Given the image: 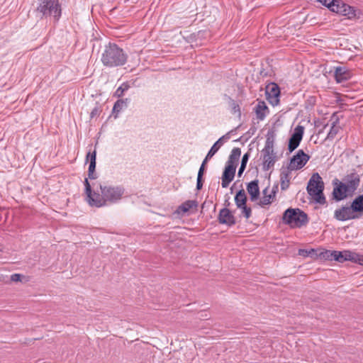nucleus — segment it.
Segmentation results:
<instances>
[{
  "mask_svg": "<svg viewBox=\"0 0 363 363\" xmlns=\"http://www.w3.org/2000/svg\"><path fill=\"white\" fill-rule=\"evenodd\" d=\"M331 121H333L330 131L327 135L325 140H333L337 134L339 133L340 127L339 125V116L337 113H334L331 116Z\"/></svg>",
  "mask_w": 363,
  "mask_h": 363,
  "instance_id": "obj_17",
  "label": "nucleus"
},
{
  "mask_svg": "<svg viewBox=\"0 0 363 363\" xmlns=\"http://www.w3.org/2000/svg\"><path fill=\"white\" fill-rule=\"evenodd\" d=\"M96 169V162H89V169H88V177L90 179H96V175L95 174Z\"/></svg>",
  "mask_w": 363,
  "mask_h": 363,
  "instance_id": "obj_34",
  "label": "nucleus"
},
{
  "mask_svg": "<svg viewBox=\"0 0 363 363\" xmlns=\"http://www.w3.org/2000/svg\"><path fill=\"white\" fill-rule=\"evenodd\" d=\"M127 55L115 43L106 46L101 55L103 65L108 67L122 66L127 62Z\"/></svg>",
  "mask_w": 363,
  "mask_h": 363,
  "instance_id": "obj_1",
  "label": "nucleus"
},
{
  "mask_svg": "<svg viewBox=\"0 0 363 363\" xmlns=\"http://www.w3.org/2000/svg\"><path fill=\"white\" fill-rule=\"evenodd\" d=\"M310 157L303 150H299L291 159L288 169L291 171L300 169L307 163Z\"/></svg>",
  "mask_w": 363,
  "mask_h": 363,
  "instance_id": "obj_9",
  "label": "nucleus"
},
{
  "mask_svg": "<svg viewBox=\"0 0 363 363\" xmlns=\"http://www.w3.org/2000/svg\"><path fill=\"white\" fill-rule=\"evenodd\" d=\"M84 186H85V192H86V196H87L92 191H91V185H90L89 181H88V179H85V180H84Z\"/></svg>",
  "mask_w": 363,
  "mask_h": 363,
  "instance_id": "obj_39",
  "label": "nucleus"
},
{
  "mask_svg": "<svg viewBox=\"0 0 363 363\" xmlns=\"http://www.w3.org/2000/svg\"><path fill=\"white\" fill-rule=\"evenodd\" d=\"M318 2L320 3L323 6L328 8V6H330L331 5V0H316Z\"/></svg>",
  "mask_w": 363,
  "mask_h": 363,
  "instance_id": "obj_43",
  "label": "nucleus"
},
{
  "mask_svg": "<svg viewBox=\"0 0 363 363\" xmlns=\"http://www.w3.org/2000/svg\"><path fill=\"white\" fill-rule=\"evenodd\" d=\"M230 133H228V134H226L225 135H223V137L220 138L213 145V146L211 147V148L210 149V150L208 151V152L207 153V158H211L218 151V150L220 149V147H221L222 145V143H221V140L225 138H229V137L228 136V134Z\"/></svg>",
  "mask_w": 363,
  "mask_h": 363,
  "instance_id": "obj_26",
  "label": "nucleus"
},
{
  "mask_svg": "<svg viewBox=\"0 0 363 363\" xmlns=\"http://www.w3.org/2000/svg\"><path fill=\"white\" fill-rule=\"evenodd\" d=\"M101 110L99 107H95L92 109V111L90 113L91 118H94L95 116H97L100 114Z\"/></svg>",
  "mask_w": 363,
  "mask_h": 363,
  "instance_id": "obj_41",
  "label": "nucleus"
},
{
  "mask_svg": "<svg viewBox=\"0 0 363 363\" xmlns=\"http://www.w3.org/2000/svg\"><path fill=\"white\" fill-rule=\"evenodd\" d=\"M342 182L345 184L349 194L352 196L359 186L360 179L357 173L353 172L344 177Z\"/></svg>",
  "mask_w": 363,
  "mask_h": 363,
  "instance_id": "obj_13",
  "label": "nucleus"
},
{
  "mask_svg": "<svg viewBox=\"0 0 363 363\" xmlns=\"http://www.w3.org/2000/svg\"><path fill=\"white\" fill-rule=\"evenodd\" d=\"M37 11L45 17L53 16L56 21L59 20L62 13L58 0H39Z\"/></svg>",
  "mask_w": 363,
  "mask_h": 363,
  "instance_id": "obj_5",
  "label": "nucleus"
},
{
  "mask_svg": "<svg viewBox=\"0 0 363 363\" xmlns=\"http://www.w3.org/2000/svg\"><path fill=\"white\" fill-rule=\"evenodd\" d=\"M314 252H315V250L313 249H311V250H299V255H303L304 257L312 256V255Z\"/></svg>",
  "mask_w": 363,
  "mask_h": 363,
  "instance_id": "obj_38",
  "label": "nucleus"
},
{
  "mask_svg": "<svg viewBox=\"0 0 363 363\" xmlns=\"http://www.w3.org/2000/svg\"><path fill=\"white\" fill-rule=\"evenodd\" d=\"M247 191L250 196V200L257 201L259 196V181L255 179L249 182L247 185Z\"/></svg>",
  "mask_w": 363,
  "mask_h": 363,
  "instance_id": "obj_18",
  "label": "nucleus"
},
{
  "mask_svg": "<svg viewBox=\"0 0 363 363\" xmlns=\"http://www.w3.org/2000/svg\"><path fill=\"white\" fill-rule=\"evenodd\" d=\"M96 151L94 150L92 152H89L86 157V160H90V162H96Z\"/></svg>",
  "mask_w": 363,
  "mask_h": 363,
  "instance_id": "obj_37",
  "label": "nucleus"
},
{
  "mask_svg": "<svg viewBox=\"0 0 363 363\" xmlns=\"http://www.w3.org/2000/svg\"><path fill=\"white\" fill-rule=\"evenodd\" d=\"M128 99H118L116 101L113 107V112L118 113L124 107L127 106Z\"/></svg>",
  "mask_w": 363,
  "mask_h": 363,
  "instance_id": "obj_29",
  "label": "nucleus"
},
{
  "mask_svg": "<svg viewBox=\"0 0 363 363\" xmlns=\"http://www.w3.org/2000/svg\"><path fill=\"white\" fill-rule=\"evenodd\" d=\"M344 7L340 10V15L346 16L348 19H352L356 16V10L353 6L344 4Z\"/></svg>",
  "mask_w": 363,
  "mask_h": 363,
  "instance_id": "obj_25",
  "label": "nucleus"
},
{
  "mask_svg": "<svg viewBox=\"0 0 363 363\" xmlns=\"http://www.w3.org/2000/svg\"><path fill=\"white\" fill-rule=\"evenodd\" d=\"M283 222L291 228H301L308 223V215L299 208H288L283 214Z\"/></svg>",
  "mask_w": 363,
  "mask_h": 363,
  "instance_id": "obj_2",
  "label": "nucleus"
},
{
  "mask_svg": "<svg viewBox=\"0 0 363 363\" xmlns=\"http://www.w3.org/2000/svg\"><path fill=\"white\" fill-rule=\"evenodd\" d=\"M229 106L231 108L232 112L233 113H238L239 114H240V109L239 105L237 104L235 101L230 98H229Z\"/></svg>",
  "mask_w": 363,
  "mask_h": 363,
  "instance_id": "obj_35",
  "label": "nucleus"
},
{
  "mask_svg": "<svg viewBox=\"0 0 363 363\" xmlns=\"http://www.w3.org/2000/svg\"><path fill=\"white\" fill-rule=\"evenodd\" d=\"M303 133L304 127L303 125H298L294 128V131L289 140L288 150L290 152H292L298 147L303 138Z\"/></svg>",
  "mask_w": 363,
  "mask_h": 363,
  "instance_id": "obj_12",
  "label": "nucleus"
},
{
  "mask_svg": "<svg viewBox=\"0 0 363 363\" xmlns=\"http://www.w3.org/2000/svg\"><path fill=\"white\" fill-rule=\"evenodd\" d=\"M236 167L231 164H225L224 171L222 174L221 185L223 188H227L230 182L233 180L235 174Z\"/></svg>",
  "mask_w": 363,
  "mask_h": 363,
  "instance_id": "obj_15",
  "label": "nucleus"
},
{
  "mask_svg": "<svg viewBox=\"0 0 363 363\" xmlns=\"http://www.w3.org/2000/svg\"><path fill=\"white\" fill-rule=\"evenodd\" d=\"M278 191V184H276L273 186L271 194L273 197H275L276 193Z\"/></svg>",
  "mask_w": 363,
  "mask_h": 363,
  "instance_id": "obj_45",
  "label": "nucleus"
},
{
  "mask_svg": "<svg viewBox=\"0 0 363 363\" xmlns=\"http://www.w3.org/2000/svg\"><path fill=\"white\" fill-rule=\"evenodd\" d=\"M203 177H198L197 176V182H196V189L198 190H200L202 189L203 186Z\"/></svg>",
  "mask_w": 363,
  "mask_h": 363,
  "instance_id": "obj_42",
  "label": "nucleus"
},
{
  "mask_svg": "<svg viewBox=\"0 0 363 363\" xmlns=\"http://www.w3.org/2000/svg\"><path fill=\"white\" fill-rule=\"evenodd\" d=\"M101 193L103 194L106 204L113 203L121 199L125 189L121 186L100 185Z\"/></svg>",
  "mask_w": 363,
  "mask_h": 363,
  "instance_id": "obj_6",
  "label": "nucleus"
},
{
  "mask_svg": "<svg viewBox=\"0 0 363 363\" xmlns=\"http://www.w3.org/2000/svg\"><path fill=\"white\" fill-rule=\"evenodd\" d=\"M211 158H207V155L206 156L205 159L203 160L202 164H204V166H206V164L207 163V162L208 161V160H210Z\"/></svg>",
  "mask_w": 363,
  "mask_h": 363,
  "instance_id": "obj_46",
  "label": "nucleus"
},
{
  "mask_svg": "<svg viewBox=\"0 0 363 363\" xmlns=\"http://www.w3.org/2000/svg\"><path fill=\"white\" fill-rule=\"evenodd\" d=\"M204 170H205V166L203 164H201V165L199 168V172H198V177H203Z\"/></svg>",
  "mask_w": 363,
  "mask_h": 363,
  "instance_id": "obj_44",
  "label": "nucleus"
},
{
  "mask_svg": "<svg viewBox=\"0 0 363 363\" xmlns=\"http://www.w3.org/2000/svg\"><path fill=\"white\" fill-rule=\"evenodd\" d=\"M87 201L90 206L97 208L106 205L103 194L101 193L100 194L95 191H91V194L87 196Z\"/></svg>",
  "mask_w": 363,
  "mask_h": 363,
  "instance_id": "obj_16",
  "label": "nucleus"
},
{
  "mask_svg": "<svg viewBox=\"0 0 363 363\" xmlns=\"http://www.w3.org/2000/svg\"><path fill=\"white\" fill-rule=\"evenodd\" d=\"M241 155V150L239 147H234L230 155L228 157V160L226 162V164H231L234 167H237V162L238 161Z\"/></svg>",
  "mask_w": 363,
  "mask_h": 363,
  "instance_id": "obj_23",
  "label": "nucleus"
},
{
  "mask_svg": "<svg viewBox=\"0 0 363 363\" xmlns=\"http://www.w3.org/2000/svg\"><path fill=\"white\" fill-rule=\"evenodd\" d=\"M333 259L335 261L341 263L345 261H351L363 266V255L350 250H334Z\"/></svg>",
  "mask_w": 363,
  "mask_h": 363,
  "instance_id": "obj_7",
  "label": "nucleus"
},
{
  "mask_svg": "<svg viewBox=\"0 0 363 363\" xmlns=\"http://www.w3.org/2000/svg\"><path fill=\"white\" fill-rule=\"evenodd\" d=\"M267 191H268V187L265 188L262 191L264 196L259 203V204L261 206H264L270 204L272 203V200L274 198V197H273L272 194L267 195Z\"/></svg>",
  "mask_w": 363,
  "mask_h": 363,
  "instance_id": "obj_30",
  "label": "nucleus"
},
{
  "mask_svg": "<svg viewBox=\"0 0 363 363\" xmlns=\"http://www.w3.org/2000/svg\"><path fill=\"white\" fill-rule=\"evenodd\" d=\"M290 169H284L280 173V183H281V189L282 191L286 190L290 185Z\"/></svg>",
  "mask_w": 363,
  "mask_h": 363,
  "instance_id": "obj_21",
  "label": "nucleus"
},
{
  "mask_svg": "<svg viewBox=\"0 0 363 363\" xmlns=\"http://www.w3.org/2000/svg\"><path fill=\"white\" fill-rule=\"evenodd\" d=\"M266 99L268 102L275 106L279 103L280 89L275 83H270L265 89Z\"/></svg>",
  "mask_w": 363,
  "mask_h": 363,
  "instance_id": "obj_11",
  "label": "nucleus"
},
{
  "mask_svg": "<svg viewBox=\"0 0 363 363\" xmlns=\"http://www.w3.org/2000/svg\"><path fill=\"white\" fill-rule=\"evenodd\" d=\"M247 201V195L243 189H240L235 194V202L237 208H241L242 206L246 205Z\"/></svg>",
  "mask_w": 363,
  "mask_h": 363,
  "instance_id": "obj_24",
  "label": "nucleus"
},
{
  "mask_svg": "<svg viewBox=\"0 0 363 363\" xmlns=\"http://www.w3.org/2000/svg\"><path fill=\"white\" fill-rule=\"evenodd\" d=\"M218 220L219 223L225 224L228 226H233L236 223L234 215L228 208L220 209L218 216Z\"/></svg>",
  "mask_w": 363,
  "mask_h": 363,
  "instance_id": "obj_14",
  "label": "nucleus"
},
{
  "mask_svg": "<svg viewBox=\"0 0 363 363\" xmlns=\"http://www.w3.org/2000/svg\"><path fill=\"white\" fill-rule=\"evenodd\" d=\"M242 210V213L246 219L250 218L252 215V209L250 207L247 206V205L242 206L241 208H238Z\"/></svg>",
  "mask_w": 363,
  "mask_h": 363,
  "instance_id": "obj_36",
  "label": "nucleus"
},
{
  "mask_svg": "<svg viewBox=\"0 0 363 363\" xmlns=\"http://www.w3.org/2000/svg\"><path fill=\"white\" fill-rule=\"evenodd\" d=\"M334 250H325L320 253L319 256L321 259L327 260H334L333 259Z\"/></svg>",
  "mask_w": 363,
  "mask_h": 363,
  "instance_id": "obj_33",
  "label": "nucleus"
},
{
  "mask_svg": "<svg viewBox=\"0 0 363 363\" xmlns=\"http://www.w3.org/2000/svg\"><path fill=\"white\" fill-rule=\"evenodd\" d=\"M267 110V106H266V104L264 101H259L258 102L257 106H256V114L258 119L262 121L265 116V111Z\"/></svg>",
  "mask_w": 363,
  "mask_h": 363,
  "instance_id": "obj_27",
  "label": "nucleus"
},
{
  "mask_svg": "<svg viewBox=\"0 0 363 363\" xmlns=\"http://www.w3.org/2000/svg\"><path fill=\"white\" fill-rule=\"evenodd\" d=\"M350 203L355 214L359 216L360 218L363 215V194L357 196Z\"/></svg>",
  "mask_w": 363,
  "mask_h": 363,
  "instance_id": "obj_20",
  "label": "nucleus"
},
{
  "mask_svg": "<svg viewBox=\"0 0 363 363\" xmlns=\"http://www.w3.org/2000/svg\"><path fill=\"white\" fill-rule=\"evenodd\" d=\"M250 154L249 152H246L242 156V161H241V164H240V167L239 168L238 173V177H240L242 176L243 172L245 171V169L246 168L247 163L248 160L250 158Z\"/></svg>",
  "mask_w": 363,
  "mask_h": 363,
  "instance_id": "obj_31",
  "label": "nucleus"
},
{
  "mask_svg": "<svg viewBox=\"0 0 363 363\" xmlns=\"http://www.w3.org/2000/svg\"><path fill=\"white\" fill-rule=\"evenodd\" d=\"M324 183L318 173L312 175L307 186L308 194L315 201L316 203L324 204L326 202L323 195Z\"/></svg>",
  "mask_w": 363,
  "mask_h": 363,
  "instance_id": "obj_3",
  "label": "nucleus"
},
{
  "mask_svg": "<svg viewBox=\"0 0 363 363\" xmlns=\"http://www.w3.org/2000/svg\"><path fill=\"white\" fill-rule=\"evenodd\" d=\"M333 196L335 201H342L347 196H352V194H349L347 189L342 181H339L337 179H335L333 181Z\"/></svg>",
  "mask_w": 363,
  "mask_h": 363,
  "instance_id": "obj_10",
  "label": "nucleus"
},
{
  "mask_svg": "<svg viewBox=\"0 0 363 363\" xmlns=\"http://www.w3.org/2000/svg\"><path fill=\"white\" fill-rule=\"evenodd\" d=\"M130 88V85L127 82L123 83L115 91L114 96L120 98L123 96L124 92L128 91Z\"/></svg>",
  "mask_w": 363,
  "mask_h": 363,
  "instance_id": "obj_32",
  "label": "nucleus"
},
{
  "mask_svg": "<svg viewBox=\"0 0 363 363\" xmlns=\"http://www.w3.org/2000/svg\"><path fill=\"white\" fill-rule=\"evenodd\" d=\"M198 206V203L196 201L193 200H188L185 202H184L182 204H181L177 209V213H182L184 214L185 213L188 212L190 209L193 208H196Z\"/></svg>",
  "mask_w": 363,
  "mask_h": 363,
  "instance_id": "obj_22",
  "label": "nucleus"
},
{
  "mask_svg": "<svg viewBox=\"0 0 363 363\" xmlns=\"http://www.w3.org/2000/svg\"><path fill=\"white\" fill-rule=\"evenodd\" d=\"M332 4L330 6H328V9L333 13H336L337 14L340 13V10L342 9L345 2L342 0H331Z\"/></svg>",
  "mask_w": 363,
  "mask_h": 363,
  "instance_id": "obj_28",
  "label": "nucleus"
},
{
  "mask_svg": "<svg viewBox=\"0 0 363 363\" xmlns=\"http://www.w3.org/2000/svg\"><path fill=\"white\" fill-rule=\"evenodd\" d=\"M352 73L345 67H337L335 70V78L339 83L351 78Z\"/></svg>",
  "mask_w": 363,
  "mask_h": 363,
  "instance_id": "obj_19",
  "label": "nucleus"
},
{
  "mask_svg": "<svg viewBox=\"0 0 363 363\" xmlns=\"http://www.w3.org/2000/svg\"><path fill=\"white\" fill-rule=\"evenodd\" d=\"M276 135L273 130H269L266 135L265 146L262 150L263 154V169L268 170L272 167L277 160L274 152V143Z\"/></svg>",
  "mask_w": 363,
  "mask_h": 363,
  "instance_id": "obj_4",
  "label": "nucleus"
},
{
  "mask_svg": "<svg viewBox=\"0 0 363 363\" xmlns=\"http://www.w3.org/2000/svg\"><path fill=\"white\" fill-rule=\"evenodd\" d=\"M334 218L340 221L359 219V216L355 214L350 203L342 205L334 212Z\"/></svg>",
  "mask_w": 363,
  "mask_h": 363,
  "instance_id": "obj_8",
  "label": "nucleus"
},
{
  "mask_svg": "<svg viewBox=\"0 0 363 363\" xmlns=\"http://www.w3.org/2000/svg\"><path fill=\"white\" fill-rule=\"evenodd\" d=\"M22 277L20 274H13L11 276V281L14 282L21 281Z\"/></svg>",
  "mask_w": 363,
  "mask_h": 363,
  "instance_id": "obj_40",
  "label": "nucleus"
},
{
  "mask_svg": "<svg viewBox=\"0 0 363 363\" xmlns=\"http://www.w3.org/2000/svg\"><path fill=\"white\" fill-rule=\"evenodd\" d=\"M205 203H206L204 202V203L202 204V206H201V208H204V205H205Z\"/></svg>",
  "mask_w": 363,
  "mask_h": 363,
  "instance_id": "obj_47",
  "label": "nucleus"
}]
</instances>
